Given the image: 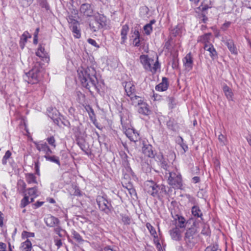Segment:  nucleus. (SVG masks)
Returning <instances> with one entry per match:
<instances>
[{"instance_id":"c03bdc74","label":"nucleus","mask_w":251,"mask_h":251,"mask_svg":"<svg viewBox=\"0 0 251 251\" xmlns=\"http://www.w3.org/2000/svg\"><path fill=\"white\" fill-rule=\"evenodd\" d=\"M201 225L202 227L201 233L205 235H208L210 233L209 226L205 224H201Z\"/></svg>"},{"instance_id":"4d7b16f0","label":"nucleus","mask_w":251,"mask_h":251,"mask_svg":"<svg viewBox=\"0 0 251 251\" xmlns=\"http://www.w3.org/2000/svg\"><path fill=\"white\" fill-rule=\"evenodd\" d=\"M54 242L55 245L57 246L58 248H59L62 245V243L60 239L54 238Z\"/></svg>"},{"instance_id":"473e14b6","label":"nucleus","mask_w":251,"mask_h":251,"mask_svg":"<svg viewBox=\"0 0 251 251\" xmlns=\"http://www.w3.org/2000/svg\"><path fill=\"white\" fill-rule=\"evenodd\" d=\"M31 248L32 244L28 239L23 242L21 247L22 251H31Z\"/></svg>"},{"instance_id":"4be33fe9","label":"nucleus","mask_w":251,"mask_h":251,"mask_svg":"<svg viewBox=\"0 0 251 251\" xmlns=\"http://www.w3.org/2000/svg\"><path fill=\"white\" fill-rule=\"evenodd\" d=\"M30 38H31V35L27 31H25L22 35L20 41V46L22 49L24 48L27 39Z\"/></svg>"},{"instance_id":"f257e3e1","label":"nucleus","mask_w":251,"mask_h":251,"mask_svg":"<svg viewBox=\"0 0 251 251\" xmlns=\"http://www.w3.org/2000/svg\"><path fill=\"white\" fill-rule=\"evenodd\" d=\"M78 77L83 87L89 90L98 89V79L96 77V71L94 67H88L85 69H82L78 71Z\"/></svg>"},{"instance_id":"4c0bfd02","label":"nucleus","mask_w":251,"mask_h":251,"mask_svg":"<svg viewBox=\"0 0 251 251\" xmlns=\"http://www.w3.org/2000/svg\"><path fill=\"white\" fill-rule=\"evenodd\" d=\"M160 163L161 168L168 172L169 171H170V170L169 169L170 165L169 164L168 159L164 158L162 156L161 159L160 160Z\"/></svg>"},{"instance_id":"20e7f679","label":"nucleus","mask_w":251,"mask_h":251,"mask_svg":"<svg viewBox=\"0 0 251 251\" xmlns=\"http://www.w3.org/2000/svg\"><path fill=\"white\" fill-rule=\"evenodd\" d=\"M169 175L168 178V183L175 189H181L182 186V180L180 174L177 171L172 172L169 171Z\"/></svg>"},{"instance_id":"b1692460","label":"nucleus","mask_w":251,"mask_h":251,"mask_svg":"<svg viewBox=\"0 0 251 251\" xmlns=\"http://www.w3.org/2000/svg\"><path fill=\"white\" fill-rule=\"evenodd\" d=\"M191 212L192 215L196 218H200L201 220H203L202 218V213L200 207L197 205H194L192 207Z\"/></svg>"},{"instance_id":"bb28decb","label":"nucleus","mask_w":251,"mask_h":251,"mask_svg":"<svg viewBox=\"0 0 251 251\" xmlns=\"http://www.w3.org/2000/svg\"><path fill=\"white\" fill-rule=\"evenodd\" d=\"M177 219H176V221H177L176 226L177 227L183 228L186 226L187 222H186V220L185 218L182 216L176 215Z\"/></svg>"},{"instance_id":"c85d7f7f","label":"nucleus","mask_w":251,"mask_h":251,"mask_svg":"<svg viewBox=\"0 0 251 251\" xmlns=\"http://www.w3.org/2000/svg\"><path fill=\"white\" fill-rule=\"evenodd\" d=\"M27 195L33 198V199L38 196V192L37 187L29 188L26 190Z\"/></svg>"},{"instance_id":"1a4fd4ad","label":"nucleus","mask_w":251,"mask_h":251,"mask_svg":"<svg viewBox=\"0 0 251 251\" xmlns=\"http://www.w3.org/2000/svg\"><path fill=\"white\" fill-rule=\"evenodd\" d=\"M127 137L132 142L136 143L140 140V136L138 133L133 129L128 128L125 131Z\"/></svg>"},{"instance_id":"ea45409f","label":"nucleus","mask_w":251,"mask_h":251,"mask_svg":"<svg viewBox=\"0 0 251 251\" xmlns=\"http://www.w3.org/2000/svg\"><path fill=\"white\" fill-rule=\"evenodd\" d=\"M77 24H72L71 28L73 33L75 34L74 36L77 38H79L81 34L79 29L77 28Z\"/></svg>"},{"instance_id":"7ed1b4c3","label":"nucleus","mask_w":251,"mask_h":251,"mask_svg":"<svg viewBox=\"0 0 251 251\" xmlns=\"http://www.w3.org/2000/svg\"><path fill=\"white\" fill-rule=\"evenodd\" d=\"M197 223L194 222L193 226L188 228L185 234L184 240L187 246L193 247L196 243V233L197 232Z\"/></svg>"},{"instance_id":"a19ab883","label":"nucleus","mask_w":251,"mask_h":251,"mask_svg":"<svg viewBox=\"0 0 251 251\" xmlns=\"http://www.w3.org/2000/svg\"><path fill=\"white\" fill-rule=\"evenodd\" d=\"M71 233L73 235V238L78 243H81L84 241L83 240L82 237L80 236V235L75 231V230H72Z\"/></svg>"},{"instance_id":"a211bd4d","label":"nucleus","mask_w":251,"mask_h":251,"mask_svg":"<svg viewBox=\"0 0 251 251\" xmlns=\"http://www.w3.org/2000/svg\"><path fill=\"white\" fill-rule=\"evenodd\" d=\"M143 153L147 156L153 158L154 154L152 150V147L151 145H145L142 148Z\"/></svg>"},{"instance_id":"6ab92c4d","label":"nucleus","mask_w":251,"mask_h":251,"mask_svg":"<svg viewBox=\"0 0 251 251\" xmlns=\"http://www.w3.org/2000/svg\"><path fill=\"white\" fill-rule=\"evenodd\" d=\"M125 90L126 95L129 97L134 95L135 86L131 82H126L125 85Z\"/></svg>"},{"instance_id":"0e129e2a","label":"nucleus","mask_w":251,"mask_h":251,"mask_svg":"<svg viewBox=\"0 0 251 251\" xmlns=\"http://www.w3.org/2000/svg\"><path fill=\"white\" fill-rule=\"evenodd\" d=\"M180 146H181V148H182V149L183 150L184 152H186V151H187L188 147L186 144L182 143L180 145Z\"/></svg>"},{"instance_id":"423d86ee","label":"nucleus","mask_w":251,"mask_h":251,"mask_svg":"<svg viewBox=\"0 0 251 251\" xmlns=\"http://www.w3.org/2000/svg\"><path fill=\"white\" fill-rule=\"evenodd\" d=\"M97 202L100 210L104 211L106 213L109 212L110 204L108 203L107 200L104 197L98 196L97 198Z\"/></svg>"},{"instance_id":"393cba45","label":"nucleus","mask_w":251,"mask_h":251,"mask_svg":"<svg viewBox=\"0 0 251 251\" xmlns=\"http://www.w3.org/2000/svg\"><path fill=\"white\" fill-rule=\"evenodd\" d=\"M226 45L227 46L228 50L231 53L236 54L237 51L236 48L232 40H228L226 42Z\"/></svg>"},{"instance_id":"f8f14e48","label":"nucleus","mask_w":251,"mask_h":251,"mask_svg":"<svg viewBox=\"0 0 251 251\" xmlns=\"http://www.w3.org/2000/svg\"><path fill=\"white\" fill-rule=\"evenodd\" d=\"M158 185L152 181H148L145 184V190L150 195L152 196L153 194L156 190Z\"/></svg>"},{"instance_id":"bf43d9fd","label":"nucleus","mask_w":251,"mask_h":251,"mask_svg":"<svg viewBox=\"0 0 251 251\" xmlns=\"http://www.w3.org/2000/svg\"><path fill=\"white\" fill-rule=\"evenodd\" d=\"M6 245L2 242H0V251H6Z\"/></svg>"},{"instance_id":"680f3d73","label":"nucleus","mask_w":251,"mask_h":251,"mask_svg":"<svg viewBox=\"0 0 251 251\" xmlns=\"http://www.w3.org/2000/svg\"><path fill=\"white\" fill-rule=\"evenodd\" d=\"M218 139L221 142L224 143L225 138L223 135H222V134L219 135Z\"/></svg>"},{"instance_id":"09e8293b","label":"nucleus","mask_w":251,"mask_h":251,"mask_svg":"<svg viewBox=\"0 0 251 251\" xmlns=\"http://www.w3.org/2000/svg\"><path fill=\"white\" fill-rule=\"evenodd\" d=\"M146 226L150 231L151 234L152 235H155L156 234V231L154 229V228L151 225V224L148 223L146 224Z\"/></svg>"},{"instance_id":"e2e57ef3","label":"nucleus","mask_w":251,"mask_h":251,"mask_svg":"<svg viewBox=\"0 0 251 251\" xmlns=\"http://www.w3.org/2000/svg\"><path fill=\"white\" fill-rule=\"evenodd\" d=\"M192 180L194 183H196L200 181V178L198 176H194V177H193Z\"/></svg>"},{"instance_id":"69168bd1","label":"nucleus","mask_w":251,"mask_h":251,"mask_svg":"<svg viewBox=\"0 0 251 251\" xmlns=\"http://www.w3.org/2000/svg\"><path fill=\"white\" fill-rule=\"evenodd\" d=\"M167 126L170 128H173V122L171 121V120H169L168 122H167Z\"/></svg>"},{"instance_id":"a18cd8bd","label":"nucleus","mask_w":251,"mask_h":251,"mask_svg":"<svg viewBox=\"0 0 251 251\" xmlns=\"http://www.w3.org/2000/svg\"><path fill=\"white\" fill-rule=\"evenodd\" d=\"M204 251H221L217 245H213L206 248Z\"/></svg>"},{"instance_id":"9b49d317","label":"nucleus","mask_w":251,"mask_h":251,"mask_svg":"<svg viewBox=\"0 0 251 251\" xmlns=\"http://www.w3.org/2000/svg\"><path fill=\"white\" fill-rule=\"evenodd\" d=\"M46 225L49 227H55L60 223L59 219L53 216H48L44 219Z\"/></svg>"},{"instance_id":"9d476101","label":"nucleus","mask_w":251,"mask_h":251,"mask_svg":"<svg viewBox=\"0 0 251 251\" xmlns=\"http://www.w3.org/2000/svg\"><path fill=\"white\" fill-rule=\"evenodd\" d=\"M183 62L186 70L189 71L192 69L193 66V58L190 52L186 54L183 59Z\"/></svg>"},{"instance_id":"7c9ffc66","label":"nucleus","mask_w":251,"mask_h":251,"mask_svg":"<svg viewBox=\"0 0 251 251\" xmlns=\"http://www.w3.org/2000/svg\"><path fill=\"white\" fill-rule=\"evenodd\" d=\"M223 91L228 100H232L233 93L231 89L228 86L226 85H224L223 86Z\"/></svg>"},{"instance_id":"6e6552de","label":"nucleus","mask_w":251,"mask_h":251,"mask_svg":"<svg viewBox=\"0 0 251 251\" xmlns=\"http://www.w3.org/2000/svg\"><path fill=\"white\" fill-rule=\"evenodd\" d=\"M34 143L35 145L36 149L39 151L44 152L45 153V155L48 154H51L52 153V151L50 150L46 142L40 141L39 142H35Z\"/></svg>"},{"instance_id":"338daca9","label":"nucleus","mask_w":251,"mask_h":251,"mask_svg":"<svg viewBox=\"0 0 251 251\" xmlns=\"http://www.w3.org/2000/svg\"><path fill=\"white\" fill-rule=\"evenodd\" d=\"M43 203H44V202H43V201H37V202L35 203V205L37 207H39L41 206L43 204Z\"/></svg>"},{"instance_id":"412c9836","label":"nucleus","mask_w":251,"mask_h":251,"mask_svg":"<svg viewBox=\"0 0 251 251\" xmlns=\"http://www.w3.org/2000/svg\"><path fill=\"white\" fill-rule=\"evenodd\" d=\"M138 111L139 113L144 115H148L150 113L148 104L143 101L139 105Z\"/></svg>"},{"instance_id":"cd10ccee","label":"nucleus","mask_w":251,"mask_h":251,"mask_svg":"<svg viewBox=\"0 0 251 251\" xmlns=\"http://www.w3.org/2000/svg\"><path fill=\"white\" fill-rule=\"evenodd\" d=\"M44 157L47 161L56 163L58 166H60V162L59 157L55 155H50V154L45 155Z\"/></svg>"},{"instance_id":"f3484780","label":"nucleus","mask_w":251,"mask_h":251,"mask_svg":"<svg viewBox=\"0 0 251 251\" xmlns=\"http://www.w3.org/2000/svg\"><path fill=\"white\" fill-rule=\"evenodd\" d=\"M169 86L168 78L164 77L162 78V82L155 86V90L158 91H166Z\"/></svg>"},{"instance_id":"6e6d98bb","label":"nucleus","mask_w":251,"mask_h":251,"mask_svg":"<svg viewBox=\"0 0 251 251\" xmlns=\"http://www.w3.org/2000/svg\"><path fill=\"white\" fill-rule=\"evenodd\" d=\"M168 101L169 102L170 108H173L174 107L173 103L174 102V99L172 97H169L168 98Z\"/></svg>"},{"instance_id":"dca6fc26","label":"nucleus","mask_w":251,"mask_h":251,"mask_svg":"<svg viewBox=\"0 0 251 251\" xmlns=\"http://www.w3.org/2000/svg\"><path fill=\"white\" fill-rule=\"evenodd\" d=\"M78 15V11L77 10L73 9L71 13L69 15L67 18L68 22L70 24H77L78 21H77V17Z\"/></svg>"},{"instance_id":"2f4dec72","label":"nucleus","mask_w":251,"mask_h":251,"mask_svg":"<svg viewBox=\"0 0 251 251\" xmlns=\"http://www.w3.org/2000/svg\"><path fill=\"white\" fill-rule=\"evenodd\" d=\"M36 55L39 57L41 58H47L48 54L45 50L44 47L40 45L37 51L36 52Z\"/></svg>"},{"instance_id":"f03ea898","label":"nucleus","mask_w":251,"mask_h":251,"mask_svg":"<svg viewBox=\"0 0 251 251\" xmlns=\"http://www.w3.org/2000/svg\"><path fill=\"white\" fill-rule=\"evenodd\" d=\"M140 62L143 65L144 68L147 71L155 73L159 67L158 61L155 62L151 58L149 57L147 55H141L140 56Z\"/></svg>"},{"instance_id":"864d4df0","label":"nucleus","mask_w":251,"mask_h":251,"mask_svg":"<svg viewBox=\"0 0 251 251\" xmlns=\"http://www.w3.org/2000/svg\"><path fill=\"white\" fill-rule=\"evenodd\" d=\"M77 144L79 146V147L80 148V149L83 151H84V152H85L87 153L86 151V146L84 144V142L82 141H77Z\"/></svg>"},{"instance_id":"58836bf2","label":"nucleus","mask_w":251,"mask_h":251,"mask_svg":"<svg viewBox=\"0 0 251 251\" xmlns=\"http://www.w3.org/2000/svg\"><path fill=\"white\" fill-rule=\"evenodd\" d=\"M135 38L133 40V44L134 46L139 47L140 45V34L138 30H135L134 32Z\"/></svg>"},{"instance_id":"a878e982","label":"nucleus","mask_w":251,"mask_h":251,"mask_svg":"<svg viewBox=\"0 0 251 251\" xmlns=\"http://www.w3.org/2000/svg\"><path fill=\"white\" fill-rule=\"evenodd\" d=\"M211 36V33L204 34L198 38V42H201L204 44V45L207 44H211L209 42L210 37Z\"/></svg>"},{"instance_id":"de8ad7c7","label":"nucleus","mask_w":251,"mask_h":251,"mask_svg":"<svg viewBox=\"0 0 251 251\" xmlns=\"http://www.w3.org/2000/svg\"><path fill=\"white\" fill-rule=\"evenodd\" d=\"M34 0H19L20 3H21L24 6H29L33 1Z\"/></svg>"},{"instance_id":"c756f323","label":"nucleus","mask_w":251,"mask_h":251,"mask_svg":"<svg viewBox=\"0 0 251 251\" xmlns=\"http://www.w3.org/2000/svg\"><path fill=\"white\" fill-rule=\"evenodd\" d=\"M156 22L155 20L150 21L149 24L144 26V30L147 35H150L152 31V25Z\"/></svg>"},{"instance_id":"ddd939ff","label":"nucleus","mask_w":251,"mask_h":251,"mask_svg":"<svg viewBox=\"0 0 251 251\" xmlns=\"http://www.w3.org/2000/svg\"><path fill=\"white\" fill-rule=\"evenodd\" d=\"M203 48L205 50L209 52V54L212 60H214L218 57L217 52L212 44H205L204 45Z\"/></svg>"},{"instance_id":"13d9d810","label":"nucleus","mask_w":251,"mask_h":251,"mask_svg":"<svg viewBox=\"0 0 251 251\" xmlns=\"http://www.w3.org/2000/svg\"><path fill=\"white\" fill-rule=\"evenodd\" d=\"M24 234H25L26 237H34V233L33 232H29L27 231H24L22 235H24Z\"/></svg>"},{"instance_id":"79ce46f5","label":"nucleus","mask_w":251,"mask_h":251,"mask_svg":"<svg viewBox=\"0 0 251 251\" xmlns=\"http://www.w3.org/2000/svg\"><path fill=\"white\" fill-rule=\"evenodd\" d=\"M120 216L122 221L125 225H129L130 224L131 219L128 216L123 214H120Z\"/></svg>"},{"instance_id":"c9c22d12","label":"nucleus","mask_w":251,"mask_h":251,"mask_svg":"<svg viewBox=\"0 0 251 251\" xmlns=\"http://www.w3.org/2000/svg\"><path fill=\"white\" fill-rule=\"evenodd\" d=\"M18 190L19 193L25 195V193H26V184L25 182L23 180H19L18 182Z\"/></svg>"},{"instance_id":"052dcab7","label":"nucleus","mask_w":251,"mask_h":251,"mask_svg":"<svg viewBox=\"0 0 251 251\" xmlns=\"http://www.w3.org/2000/svg\"><path fill=\"white\" fill-rule=\"evenodd\" d=\"M156 247L158 249V251H163L161 245L159 242H157L156 244Z\"/></svg>"},{"instance_id":"37998d69","label":"nucleus","mask_w":251,"mask_h":251,"mask_svg":"<svg viewBox=\"0 0 251 251\" xmlns=\"http://www.w3.org/2000/svg\"><path fill=\"white\" fill-rule=\"evenodd\" d=\"M211 6H209L207 3H206L205 0H203L201 5L199 7H198V9L201 10V11H204L206 10H207L208 8H210Z\"/></svg>"},{"instance_id":"5fc2aeb1","label":"nucleus","mask_w":251,"mask_h":251,"mask_svg":"<svg viewBox=\"0 0 251 251\" xmlns=\"http://www.w3.org/2000/svg\"><path fill=\"white\" fill-rule=\"evenodd\" d=\"M88 42L90 44H91L92 46L96 47L97 48H99V46L98 45V44L97 43L96 41L95 40H94V39L89 38V39H88Z\"/></svg>"},{"instance_id":"8fccbe9b","label":"nucleus","mask_w":251,"mask_h":251,"mask_svg":"<svg viewBox=\"0 0 251 251\" xmlns=\"http://www.w3.org/2000/svg\"><path fill=\"white\" fill-rule=\"evenodd\" d=\"M40 5L43 8H45L46 10H48L49 9V5L48 4L47 0H39Z\"/></svg>"},{"instance_id":"f704fd0d","label":"nucleus","mask_w":251,"mask_h":251,"mask_svg":"<svg viewBox=\"0 0 251 251\" xmlns=\"http://www.w3.org/2000/svg\"><path fill=\"white\" fill-rule=\"evenodd\" d=\"M24 195V198L22 200L21 202V207H25L26 206L27 204H28L29 203L33 202V198H30V201H29V199L28 197V196L27 195V193H25V195Z\"/></svg>"},{"instance_id":"e433bc0d","label":"nucleus","mask_w":251,"mask_h":251,"mask_svg":"<svg viewBox=\"0 0 251 251\" xmlns=\"http://www.w3.org/2000/svg\"><path fill=\"white\" fill-rule=\"evenodd\" d=\"M25 178L26 182L29 184L37 183L36 177L33 174L28 173L26 174Z\"/></svg>"},{"instance_id":"3c124183","label":"nucleus","mask_w":251,"mask_h":251,"mask_svg":"<svg viewBox=\"0 0 251 251\" xmlns=\"http://www.w3.org/2000/svg\"><path fill=\"white\" fill-rule=\"evenodd\" d=\"M47 140L50 145L53 146L54 148L56 147L55 140L54 137L51 136L47 138Z\"/></svg>"},{"instance_id":"774afa93","label":"nucleus","mask_w":251,"mask_h":251,"mask_svg":"<svg viewBox=\"0 0 251 251\" xmlns=\"http://www.w3.org/2000/svg\"><path fill=\"white\" fill-rule=\"evenodd\" d=\"M128 192L129 193V194L131 195H132L133 194H135V191L134 189L133 188H130V189H128Z\"/></svg>"},{"instance_id":"aec40b11","label":"nucleus","mask_w":251,"mask_h":251,"mask_svg":"<svg viewBox=\"0 0 251 251\" xmlns=\"http://www.w3.org/2000/svg\"><path fill=\"white\" fill-rule=\"evenodd\" d=\"M183 31V26L181 24H178L172 29L171 33L175 37L179 36L182 33Z\"/></svg>"},{"instance_id":"5701e85b","label":"nucleus","mask_w":251,"mask_h":251,"mask_svg":"<svg viewBox=\"0 0 251 251\" xmlns=\"http://www.w3.org/2000/svg\"><path fill=\"white\" fill-rule=\"evenodd\" d=\"M129 30V27L127 25H125L122 26L121 31V44H123L125 43L127 37L126 35Z\"/></svg>"},{"instance_id":"4468645a","label":"nucleus","mask_w":251,"mask_h":251,"mask_svg":"<svg viewBox=\"0 0 251 251\" xmlns=\"http://www.w3.org/2000/svg\"><path fill=\"white\" fill-rule=\"evenodd\" d=\"M156 191L153 194L152 197H157L158 199H160L163 197L165 195L167 194L166 190V187L164 185H158L157 188H156Z\"/></svg>"},{"instance_id":"2eb2a0df","label":"nucleus","mask_w":251,"mask_h":251,"mask_svg":"<svg viewBox=\"0 0 251 251\" xmlns=\"http://www.w3.org/2000/svg\"><path fill=\"white\" fill-rule=\"evenodd\" d=\"M170 234L172 238L174 240L179 241L181 239V232L177 226L170 230Z\"/></svg>"},{"instance_id":"39448f33","label":"nucleus","mask_w":251,"mask_h":251,"mask_svg":"<svg viewBox=\"0 0 251 251\" xmlns=\"http://www.w3.org/2000/svg\"><path fill=\"white\" fill-rule=\"evenodd\" d=\"M24 78L25 81H27L28 83H37L40 78V72L39 68L35 67L28 73H25Z\"/></svg>"},{"instance_id":"49530a36","label":"nucleus","mask_w":251,"mask_h":251,"mask_svg":"<svg viewBox=\"0 0 251 251\" xmlns=\"http://www.w3.org/2000/svg\"><path fill=\"white\" fill-rule=\"evenodd\" d=\"M11 155V153L9 151H6V152L5 153V155L3 157V158L2 159V163L3 165H6L7 163V160L10 158V157Z\"/></svg>"},{"instance_id":"603ef678","label":"nucleus","mask_w":251,"mask_h":251,"mask_svg":"<svg viewBox=\"0 0 251 251\" xmlns=\"http://www.w3.org/2000/svg\"><path fill=\"white\" fill-rule=\"evenodd\" d=\"M56 227L54 228V231L60 237H63V235L61 233V231H64L61 227L58 226H56Z\"/></svg>"},{"instance_id":"72a5a7b5","label":"nucleus","mask_w":251,"mask_h":251,"mask_svg":"<svg viewBox=\"0 0 251 251\" xmlns=\"http://www.w3.org/2000/svg\"><path fill=\"white\" fill-rule=\"evenodd\" d=\"M129 98L131 101L132 104L134 106H139L143 101L141 97L135 95Z\"/></svg>"},{"instance_id":"0eeeda50","label":"nucleus","mask_w":251,"mask_h":251,"mask_svg":"<svg viewBox=\"0 0 251 251\" xmlns=\"http://www.w3.org/2000/svg\"><path fill=\"white\" fill-rule=\"evenodd\" d=\"M80 12L86 17H91L93 14V8L91 4L85 3L81 5Z\"/></svg>"}]
</instances>
